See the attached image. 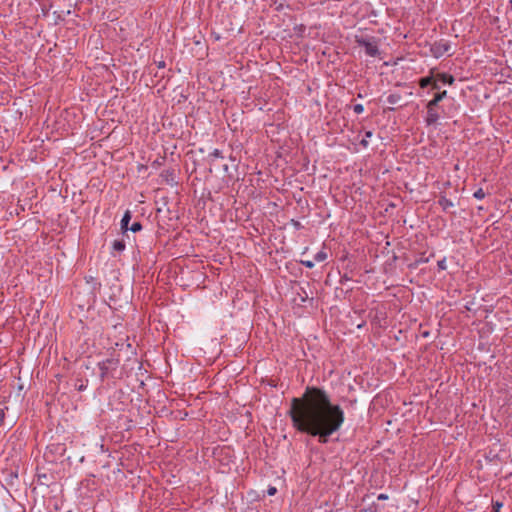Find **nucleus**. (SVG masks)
Wrapping results in <instances>:
<instances>
[{
    "label": "nucleus",
    "instance_id": "1",
    "mask_svg": "<svg viewBox=\"0 0 512 512\" xmlns=\"http://www.w3.org/2000/svg\"><path fill=\"white\" fill-rule=\"evenodd\" d=\"M287 416L297 432L317 438L320 444H327L345 421L341 406L318 386H306L300 397H293Z\"/></svg>",
    "mask_w": 512,
    "mask_h": 512
},
{
    "label": "nucleus",
    "instance_id": "2",
    "mask_svg": "<svg viewBox=\"0 0 512 512\" xmlns=\"http://www.w3.org/2000/svg\"><path fill=\"white\" fill-rule=\"evenodd\" d=\"M355 43L359 47H363L365 49V53L370 57H379V39L374 36H355Z\"/></svg>",
    "mask_w": 512,
    "mask_h": 512
},
{
    "label": "nucleus",
    "instance_id": "3",
    "mask_svg": "<svg viewBox=\"0 0 512 512\" xmlns=\"http://www.w3.org/2000/svg\"><path fill=\"white\" fill-rule=\"evenodd\" d=\"M119 360L115 358H107L98 363L100 370V380L103 382L109 377H114L113 372L117 370Z\"/></svg>",
    "mask_w": 512,
    "mask_h": 512
},
{
    "label": "nucleus",
    "instance_id": "4",
    "mask_svg": "<svg viewBox=\"0 0 512 512\" xmlns=\"http://www.w3.org/2000/svg\"><path fill=\"white\" fill-rule=\"evenodd\" d=\"M451 49L450 43L447 40L440 39L430 45V52L435 58H440Z\"/></svg>",
    "mask_w": 512,
    "mask_h": 512
},
{
    "label": "nucleus",
    "instance_id": "5",
    "mask_svg": "<svg viewBox=\"0 0 512 512\" xmlns=\"http://www.w3.org/2000/svg\"><path fill=\"white\" fill-rule=\"evenodd\" d=\"M431 104H433L432 99L426 104L427 113H426V117H425V123L428 126L435 125L438 122V120L440 119V113H439L440 106L439 105L432 106Z\"/></svg>",
    "mask_w": 512,
    "mask_h": 512
},
{
    "label": "nucleus",
    "instance_id": "6",
    "mask_svg": "<svg viewBox=\"0 0 512 512\" xmlns=\"http://www.w3.org/2000/svg\"><path fill=\"white\" fill-rule=\"evenodd\" d=\"M436 77V68H432L429 70V74L425 77H421L419 80H418V85L420 88H426L428 86H431L432 82H434V80Z\"/></svg>",
    "mask_w": 512,
    "mask_h": 512
},
{
    "label": "nucleus",
    "instance_id": "7",
    "mask_svg": "<svg viewBox=\"0 0 512 512\" xmlns=\"http://www.w3.org/2000/svg\"><path fill=\"white\" fill-rule=\"evenodd\" d=\"M131 218V212L129 210H126L120 222L121 232L123 236L128 237L129 222Z\"/></svg>",
    "mask_w": 512,
    "mask_h": 512
},
{
    "label": "nucleus",
    "instance_id": "8",
    "mask_svg": "<svg viewBox=\"0 0 512 512\" xmlns=\"http://www.w3.org/2000/svg\"><path fill=\"white\" fill-rule=\"evenodd\" d=\"M436 77L439 80V82H441L443 84L453 85L455 82V77L449 73L438 72L436 70Z\"/></svg>",
    "mask_w": 512,
    "mask_h": 512
},
{
    "label": "nucleus",
    "instance_id": "9",
    "mask_svg": "<svg viewBox=\"0 0 512 512\" xmlns=\"http://www.w3.org/2000/svg\"><path fill=\"white\" fill-rule=\"evenodd\" d=\"M160 176L167 184H173L175 182V169L169 168L161 172Z\"/></svg>",
    "mask_w": 512,
    "mask_h": 512
},
{
    "label": "nucleus",
    "instance_id": "10",
    "mask_svg": "<svg viewBox=\"0 0 512 512\" xmlns=\"http://www.w3.org/2000/svg\"><path fill=\"white\" fill-rule=\"evenodd\" d=\"M438 204L444 211H447L449 208L454 206V203L444 195H440Z\"/></svg>",
    "mask_w": 512,
    "mask_h": 512
},
{
    "label": "nucleus",
    "instance_id": "11",
    "mask_svg": "<svg viewBox=\"0 0 512 512\" xmlns=\"http://www.w3.org/2000/svg\"><path fill=\"white\" fill-rule=\"evenodd\" d=\"M447 97V91L446 90H443V91H438L434 94L432 100H433V104H431L432 106H438V104L444 99Z\"/></svg>",
    "mask_w": 512,
    "mask_h": 512
},
{
    "label": "nucleus",
    "instance_id": "12",
    "mask_svg": "<svg viewBox=\"0 0 512 512\" xmlns=\"http://www.w3.org/2000/svg\"><path fill=\"white\" fill-rule=\"evenodd\" d=\"M125 247H126V244H125L124 239H116V240L113 242V244H112V248H113V250H114L115 252H118V253H120V252L124 251Z\"/></svg>",
    "mask_w": 512,
    "mask_h": 512
},
{
    "label": "nucleus",
    "instance_id": "13",
    "mask_svg": "<svg viewBox=\"0 0 512 512\" xmlns=\"http://www.w3.org/2000/svg\"><path fill=\"white\" fill-rule=\"evenodd\" d=\"M402 99V96L401 94L399 93H392L390 94L388 97H387V101L389 104L391 105H396L398 104Z\"/></svg>",
    "mask_w": 512,
    "mask_h": 512
},
{
    "label": "nucleus",
    "instance_id": "14",
    "mask_svg": "<svg viewBox=\"0 0 512 512\" xmlns=\"http://www.w3.org/2000/svg\"><path fill=\"white\" fill-rule=\"evenodd\" d=\"M327 259V253L325 251H319L314 255V260L317 262H322Z\"/></svg>",
    "mask_w": 512,
    "mask_h": 512
},
{
    "label": "nucleus",
    "instance_id": "15",
    "mask_svg": "<svg viewBox=\"0 0 512 512\" xmlns=\"http://www.w3.org/2000/svg\"><path fill=\"white\" fill-rule=\"evenodd\" d=\"M143 228L142 224L140 222H134L131 226H129V231H132L133 233L141 231Z\"/></svg>",
    "mask_w": 512,
    "mask_h": 512
},
{
    "label": "nucleus",
    "instance_id": "16",
    "mask_svg": "<svg viewBox=\"0 0 512 512\" xmlns=\"http://www.w3.org/2000/svg\"><path fill=\"white\" fill-rule=\"evenodd\" d=\"M209 157H210L211 161H213L215 158H223V154H222V151H220L219 149H214L209 154Z\"/></svg>",
    "mask_w": 512,
    "mask_h": 512
},
{
    "label": "nucleus",
    "instance_id": "17",
    "mask_svg": "<svg viewBox=\"0 0 512 512\" xmlns=\"http://www.w3.org/2000/svg\"><path fill=\"white\" fill-rule=\"evenodd\" d=\"M473 196H474L476 199H478V200H482L483 198H485L486 193L484 192V190H483L482 188H478V189L474 192Z\"/></svg>",
    "mask_w": 512,
    "mask_h": 512
},
{
    "label": "nucleus",
    "instance_id": "18",
    "mask_svg": "<svg viewBox=\"0 0 512 512\" xmlns=\"http://www.w3.org/2000/svg\"><path fill=\"white\" fill-rule=\"evenodd\" d=\"M38 482L41 485L49 486V483L47 482V475L46 474H37Z\"/></svg>",
    "mask_w": 512,
    "mask_h": 512
},
{
    "label": "nucleus",
    "instance_id": "19",
    "mask_svg": "<svg viewBox=\"0 0 512 512\" xmlns=\"http://www.w3.org/2000/svg\"><path fill=\"white\" fill-rule=\"evenodd\" d=\"M492 506H493V512H500V509L502 508L503 503L500 501H493Z\"/></svg>",
    "mask_w": 512,
    "mask_h": 512
},
{
    "label": "nucleus",
    "instance_id": "20",
    "mask_svg": "<svg viewBox=\"0 0 512 512\" xmlns=\"http://www.w3.org/2000/svg\"><path fill=\"white\" fill-rule=\"evenodd\" d=\"M353 111L356 113V114H361L363 111H364V107L362 104H355L353 106Z\"/></svg>",
    "mask_w": 512,
    "mask_h": 512
},
{
    "label": "nucleus",
    "instance_id": "21",
    "mask_svg": "<svg viewBox=\"0 0 512 512\" xmlns=\"http://www.w3.org/2000/svg\"><path fill=\"white\" fill-rule=\"evenodd\" d=\"M300 263L310 269L314 267V262L310 260H301Z\"/></svg>",
    "mask_w": 512,
    "mask_h": 512
},
{
    "label": "nucleus",
    "instance_id": "22",
    "mask_svg": "<svg viewBox=\"0 0 512 512\" xmlns=\"http://www.w3.org/2000/svg\"><path fill=\"white\" fill-rule=\"evenodd\" d=\"M437 266H438L439 270H446L447 267H446V260H445V258H443L442 260H439L437 262Z\"/></svg>",
    "mask_w": 512,
    "mask_h": 512
},
{
    "label": "nucleus",
    "instance_id": "23",
    "mask_svg": "<svg viewBox=\"0 0 512 512\" xmlns=\"http://www.w3.org/2000/svg\"><path fill=\"white\" fill-rule=\"evenodd\" d=\"M435 79L436 80H434V82H432V84H431V88L433 90H437V92H438V91H440L439 80L437 79V77H435Z\"/></svg>",
    "mask_w": 512,
    "mask_h": 512
},
{
    "label": "nucleus",
    "instance_id": "24",
    "mask_svg": "<svg viewBox=\"0 0 512 512\" xmlns=\"http://www.w3.org/2000/svg\"><path fill=\"white\" fill-rule=\"evenodd\" d=\"M79 382H80L79 384H76V389L78 391H84L86 389L87 385L82 380H80Z\"/></svg>",
    "mask_w": 512,
    "mask_h": 512
},
{
    "label": "nucleus",
    "instance_id": "25",
    "mask_svg": "<svg viewBox=\"0 0 512 512\" xmlns=\"http://www.w3.org/2000/svg\"><path fill=\"white\" fill-rule=\"evenodd\" d=\"M267 492H268V495L272 496V495L276 494L277 489L275 487H269Z\"/></svg>",
    "mask_w": 512,
    "mask_h": 512
},
{
    "label": "nucleus",
    "instance_id": "26",
    "mask_svg": "<svg viewBox=\"0 0 512 512\" xmlns=\"http://www.w3.org/2000/svg\"><path fill=\"white\" fill-rule=\"evenodd\" d=\"M5 412L3 409H0V425L4 422Z\"/></svg>",
    "mask_w": 512,
    "mask_h": 512
},
{
    "label": "nucleus",
    "instance_id": "27",
    "mask_svg": "<svg viewBox=\"0 0 512 512\" xmlns=\"http://www.w3.org/2000/svg\"><path fill=\"white\" fill-rule=\"evenodd\" d=\"M377 499L381 500V501L387 500L388 499V495L381 493V494L378 495Z\"/></svg>",
    "mask_w": 512,
    "mask_h": 512
},
{
    "label": "nucleus",
    "instance_id": "28",
    "mask_svg": "<svg viewBox=\"0 0 512 512\" xmlns=\"http://www.w3.org/2000/svg\"><path fill=\"white\" fill-rule=\"evenodd\" d=\"M165 66H166L165 61H159V62H157V67H158L159 69H163V68H165Z\"/></svg>",
    "mask_w": 512,
    "mask_h": 512
},
{
    "label": "nucleus",
    "instance_id": "29",
    "mask_svg": "<svg viewBox=\"0 0 512 512\" xmlns=\"http://www.w3.org/2000/svg\"><path fill=\"white\" fill-rule=\"evenodd\" d=\"M348 280H349V278H348V276L345 274V275H343V276L341 277V279H340V283H341V284H344V282H345V281H348Z\"/></svg>",
    "mask_w": 512,
    "mask_h": 512
},
{
    "label": "nucleus",
    "instance_id": "30",
    "mask_svg": "<svg viewBox=\"0 0 512 512\" xmlns=\"http://www.w3.org/2000/svg\"><path fill=\"white\" fill-rule=\"evenodd\" d=\"M360 145L363 146V147H367L368 146V141L366 139H362L360 141Z\"/></svg>",
    "mask_w": 512,
    "mask_h": 512
},
{
    "label": "nucleus",
    "instance_id": "31",
    "mask_svg": "<svg viewBox=\"0 0 512 512\" xmlns=\"http://www.w3.org/2000/svg\"><path fill=\"white\" fill-rule=\"evenodd\" d=\"M373 136V132L372 131H366L365 132V137L366 138H371Z\"/></svg>",
    "mask_w": 512,
    "mask_h": 512
},
{
    "label": "nucleus",
    "instance_id": "32",
    "mask_svg": "<svg viewBox=\"0 0 512 512\" xmlns=\"http://www.w3.org/2000/svg\"><path fill=\"white\" fill-rule=\"evenodd\" d=\"M159 165H161V163H160L158 160H156V161H154V162L152 163V166H153V167H157V166H159Z\"/></svg>",
    "mask_w": 512,
    "mask_h": 512
},
{
    "label": "nucleus",
    "instance_id": "33",
    "mask_svg": "<svg viewBox=\"0 0 512 512\" xmlns=\"http://www.w3.org/2000/svg\"><path fill=\"white\" fill-rule=\"evenodd\" d=\"M420 262H428V258H421L420 260L417 261V263H420Z\"/></svg>",
    "mask_w": 512,
    "mask_h": 512
},
{
    "label": "nucleus",
    "instance_id": "34",
    "mask_svg": "<svg viewBox=\"0 0 512 512\" xmlns=\"http://www.w3.org/2000/svg\"><path fill=\"white\" fill-rule=\"evenodd\" d=\"M349 403H350L351 405L355 404V403H356V399L350 400V401H349Z\"/></svg>",
    "mask_w": 512,
    "mask_h": 512
},
{
    "label": "nucleus",
    "instance_id": "35",
    "mask_svg": "<svg viewBox=\"0 0 512 512\" xmlns=\"http://www.w3.org/2000/svg\"><path fill=\"white\" fill-rule=\"evenodd\" d=\"M428 335H429V333H428V332H424V333H423V336H424V337H427Z\"/></svg>",
    "mask_w": 512,
    "mask_h": 512
},
{
    "label": "nucleus",
    "instance_id": "36",
    "mask_svg": "<svg viewBox=\"0 0 512 512\" xmlns=\"http://www.w3.org/2000/svg\"><path fill=\"white\" fill-rule=\"evenodd\" d=\"M295 226H296V227H299V226H300V223H299V222H295Z\"/></svg>",
    "mask_w": 512,
    "mask_h": 512
}]
</instances>
